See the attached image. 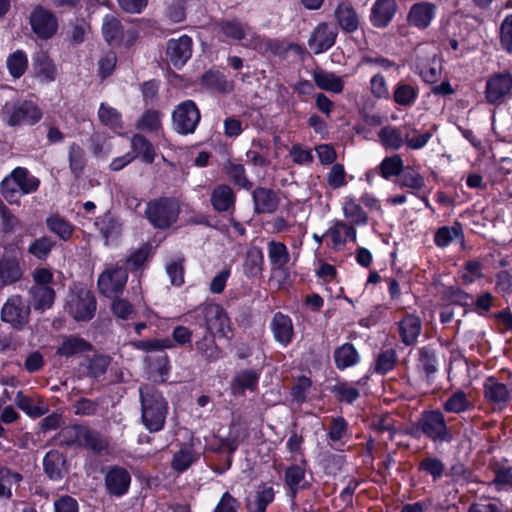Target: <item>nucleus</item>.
Returning a JSON list of instances; mask_svg holds the SVG:
<instances>
[{
  "label": "nucleus",
  "mask_w": 512,
  "mask_h": 512,
  "mask_svg": "<svg viewBox=\"0 0 512 512\" xmlns=\"http://www.w3.org/2000/svg\"><path fill=\"white\" fill-rule=\"evenodd\" d=\"M141 421L150 432H159L164 428L168 414V402L162 393L152 385L139 387Z\"/></svg>",
  "instance_id": "nucleus-1"
},
{
  "label": "nucleus",
  "mask_w": 512,
  "mask_h": 512,
  "mask_svg": "<svg viewBox=\"0 0 512 512\" xmlns=\"http://www.w3.org/2000/svg\"><path fill=\"white\" fill-rule=\"evenodd\" d=\"M219 32L228 40L240 42L245 48L264 53L268 42L253 27L237 18L222 19L218 23Z\"/></svg>",
  "instance_id": "nucleus-2"
},
{
  "label": "nucleus",
  "mask_w": 512,
  "mask_h": 512,
  "mask_svg": "<svg viewBox=\"0 0 512 512\" xmlns=\"http://www.w3.org/2000/svg\"><path fill=\"white\" fill-rule=\"evenodd\" d=\"M40 186V180L27 168L16 167L0 183V192L9 203H17L20 195L34 193Z\"/></svg>",
  "instance_id": "nucleus-3"
},
{
  "label": "nucleus",
  "mask_w": 512,
  "mask_h": 512,
  "mask_svg": "<svg viewBox=\"0 0 512 512\" xmlns=\"http://www.w3.org/2000/svg\"><path fill=\"white\" fill-rule=\"evenodd\" d=\"M181 208L173 197H160L147 203L145 215L148 221L158 229H166L176 223Z\"/></svg>",
  "instance_id": "nucleus-4"
},
{
  "label": "nucleus",
  "mask_w": 512,
  "mask_h": 512,
  "mask_svg": "<svg viewBox=\"0 0 512 512\" xmlns=\"http://www.w3.org/2000/svg\"><path fill=\"white\" fill-rule=\"evenodd\" d=\"M1 115L9 126L34 125L42 118L41 110L32 101H7Z\"/></svg>",
  "instance_id": "nucleus-5"
},
{
  "label": "nucleus",
  "mask_w": 512,
  "mask_h": 512,
  "mask_svg": "<svg viewBox=\"0 0 512 512\" xmlns=\"http://www.w3.org/2000/svg\"><path fill=\"white\" fill-rule=\"evenodd\" d=\"M196 312L199 317L203 318L206 333L227 339L230 338L231 322L222 306L215 303L204 304Z\"/></svg>",
  "instance_id": "nucleus-6"
},
{
  "label": "nucleus",
  "mask_w": 512,
  "mask_h": 512,
  "mask_svg": "<svg viewBox=\"0 0 512 512\" xmlns=\"http://www.w3.org/2000/svg\"><path fill=\"white\" fill-rule=\"evenodd\" d=\"M31 306L20 295L10 296L3 304L0 318L13 329L22 330L30 321Z\"/></svg>",
  "instance_id": "nucleus-7"
},
{
  "label": "nucleus",
  "mask_w": 512,
  "mask_h": 512,
  "mask_svg": "<svg viewBox=\"0 0 512 512\" xmlns=\"http://www.w3.org/2000/svg\"><path fill=\"white\" fill-rule=\"evenodd\" d=\"M127 269L117 264H109L98 277L97 285L100 293L108 298L119 296L127 283Z\"/></svg>",
  "instance_id": "nucleus-8"
},
{
  "label": "nucleus",
  "mask_w": 512,
  "mask_h": 512,
  "mask_svg": "<svg viewBox=\"0 0 512 512\" xmlns=\"http://www.w3.org/2000/svg\"><path fill=\"white\" fill-rule=\"evenodd\" d=\"M200 119V111L192 100L179 103L172 112L173 129L181 135L193 134Z\"/></svg>",
  "instance_id": "nucleus-9"
},
{
  "label": "nucleus",
  "mask_w": 512,
  "mask_h": 512,
  "mask_svg": "<svg viewBox=\"0 0 512 512\" xmlns=\"http://www.w3.org/2000/svg\"><path fill=\"white\" fill-rule=\"evenodd\" d=\"M512 98V73L503 71L491 75L486 82L485 99L491 105H502Z\"/></svg>",
  "instance_id": "nucleus-10"
},
{
  "label": "nucleus",
  "mask_w": 512,
  "mask_h": 512,
  "mask_svg": "<svg viewBox=\"0 0 512 512\" xmlns=\"http://www.w3.org/2000/svg\"><path fill=\"white\" fill-rule=\"evenodd\" d=\"M483 397L494 410L502 411L512 400V385L502 383L498 378L490 376L483 382Z\"/></svg>",
  "instance_id": "nucleus-11"
},
{
  "label": "nucleus",
  "mask_w": 512,
  "mask_h": 512,
  "mask_svg": "<svg viewBox=\"0 0 512 512\" xmlns=\"http://www.w3.org/2000/svg\"><path fill=\"white\" fill-rule=\"evenodd\" d=\"M418 425L422 433L434 442L449 441L451 438L444 415L439 410L423 412Z\"/></svg>",
  "instance_id": "nucleus-12"
},
{
  "label": "nucleus",
  "mask_w": 512,
  "mask_h": 512,
  "mask_svg": "<svg viewBox=\"0 0 512 512\" xmlns=\"http://www.w3.org/2000/svg\"><path fill=\"white\" fill-rule=\"evenodd\" d=\"M29 23L31 30L42 40L50 39L58 29L56 16L48 9L37 5L30 14Z\"/></svg>",
  "instance_id": "nucleus-13"
},
{
  "label": "nucleus",
  "mask_w": 512,
  "mask_h": 512,
  "mask_svg": "<svg viewBox=\"0 0 512 512\" xmlns=\"http://www.w3.org/2000/svg\"><path fill=\"white\" fill-rule=\"evenodd\" d=\"M104 481L106 491L109 495L121 497L129 490L131 476L125 468L120 466H111L105 474Z\"/></svg>",
  "instance_id": "nucleus-14"
},
{
  "label": "nucleus",
  "mask_w": 512,
  "mask_h": 512,
  "mask_svg": "<svg viewBox=\"0 0 512 512\" xmlns=\"http://www.w3.org/2000/svg\"><path fill=\"white\" fill-rule=\"evenodd\" d=\"M68 312L78 321L89 320L96 310V300L88 291L72 295L68 301Z\"/></svg>",
  "instance_id": "nucleus-15"
},
{
  "label": "nucleus",
  "mask_w": 512,
  "mask_h": 512,
  "mask_svg": "<svg viewBox=\"0 0 512 512\" xmlns=\"http://www.w3.org/2000/svg\"><path fill=\"white\" fill-rule=\"evenodd\" d=\"M437 6L434 3L422 1L413 4L407 14L410 26L419 30L427 29L436 16Z\"/></svg>",
  "instance_id": "nucleus-16"
},
{
  "label": "nucleus",
  "mask_w": 512,
  "mask_h": 512,
  "mask_svg": "<svg viewBox=\"0 0 512 512\" xmlns=\"http://www.w3.org/2000/svg\"><path fill=\"white\" fill-rule=\"evenodd\" d=\"M336 37V28L328 23H321L311 33L308 46L314 54H320L334 45Z\"/></svg>",
  "instance_id": "nucleus-17"
},
{
  "label": "nucleus",
  "mask_w": 512,
  "mask_h": 512,
  "mask_svg": "<svg viewBox=\"0 0 512 512\" xmlns=\"http://www.w3.org/2000/svg\"><path fill=\"white\" fill-rule=\"evenodd\" d=\"M167 56L176 68H181L192 55V39L182 35L177 39H170L167 42Z\"/></svg>",
  "instance_id": "nucleus-18"
},
{
  "label": "nucleus",
  "mask_w": 512,
  "mask_h": 512,
  "mask_svg": "<svg viewBox=\"0 0 512 512\" xmlns=\"http://www.w3.org/2000/svg\"><path fill=\"white\" fill-rule=\"evenodd\" d=\"M398 6L395 0H376L369 16L371 24L376 28L387 27L397 12Z\"/></svg>",
  "instance_id": "nucleus-19"
},
{
  "label": "nucleus",
  "mask_w": 512,
  "mask_h": 512,
  "mask_svg": "<svg viewBox=\"0 0 512 512\" xmlns=\"http://www.w3.org/2000/svg\"><path fill=\"white\" fill-rule=\"evenodd\" d=\"M334 17L340 29L346 33H354L359 27V15L351 2L347 0L338 3Z\"/></svg>",
  "instance_id": "nucleus-20"
},
{
  "label": "nucleus",
  "mask_w": 512,
  "mask_h": 512,
  "mask_svg": "<svg viewBox=\"0 0 512 512\" xmlns=\"http://www.w3.org/2000/svg\"><path fill=\"white\" fill-rule=\"evenodd\" d=\"M270 328L274 339L286 347L294 337V327L291 318L281 312H277L272 317Z\"/></svg>",
  "instance_id": "nucleus-21"
},
{
  "label": "nucleus",
  "mask_w": 512,
  "mask_h": 512,
  "mask_svg": "<svg viewBox=\"0 0 512 512\" xmlns=\"http://www.w3.org/2000/svg\"><path fill=\"white\" fill-rule=\"evenodd\" d=\"M275 497V491L272 486L261 484L257 487L254 494L246 499V507L249 512H266V508L271 504Z\"/></svg>",
  "instance_id": "nucleus-22"
},
{
  "label": "nucleus",
  "mask_w": 512,
  "mask_h": 512,
  "mask_svg": "<svg viewBox=\"0 0 512 512\" xmlns=\"http://www.w3.org/2000/svg\"><path fill=\"white\" fill-rule=\"evenodd\" d=\"M254 209L255 212L260 213H273L279 206V198L277 194L268 188L258 187L253 193Z\"/></svg>",
  "instance_id": "nucleus-23"
},
{
  "label": "nucleus",
  "mask_w": 512,
  "mask_h": 512,
  "mask_svg": "<svg viewBox=\"0 0 512 512\" xmlns=\"http://www.w3.org/2000/svg\"><path fill=\"white\" fill-rule=\"evenodd\" d=\"M378 138L385 149L398 150L405 144L407 138L406 125L385 126L378 132Z\"/></svg>",
  "instance_id": "nucleus-24"
},
{
  "label": "nucleus",
  "mask_w": 512,
  "mask_h": 512,
  "mask_svg": "<svg viewBox=\"0 0 512 512\" xmlns=\"http://www.w3.org/2000/svg\"><path fill=\"white\" fill-rule=\"evenodd\" d=\"M422 330L421 319L414 314H407L399 322V335L406 346L414 345Z\"/></svg>",
  "instance_id": "nucleus-25"
},
{
  "label": "nucleus",
  "mask_w": 512,
  "mask_h": 512,
  "mask_svg": "<svg viewBox=\"0 0 512 512\" xmlns=\"http://www.w3.org/2000/svg\"><path fill=\"white\" fill-rule=\"evenodd\" d=\"M194 349L197 355L208 362H216L223 358V350L217 345L215 336L206 332L195 341Z\"/></svg>",
  "instance_id": "nucleus-26"
},
{
  "label": "nucleus",
  "mask_w": 512,
  "mask_h": 512,
  "mask_svg": "<svg viewBox=\"0 0 512 512\" xmlns=\"http://www.w3.org/2000/svg\"><path fill=\"white\" fill-rule=\"evenodd\" d=\"M210 201L218 212H232L235 208V194L232 188L225 184L213 189Z\"/></svg>",
  "instance_id": "nucleus-27"
},
{
  "label": "nucleus",
  "mask_w": 512,
  "mask_h": 512,
  "mask_svg": "<svg viewBox=\"0 0 512 512\" xmlns=\"http://www.w3.org/2000/svg\"><path fill=\"white\" fill-rule=\"evenodd\" d=\"M92 349L93 346L85 339L74 335H68L62 337L61 344L58 346L56 353L57 355L69 358L91 351Z\"/></svg>",
  "instance_id": "nucleus-28"
},
{
  "label": "nucleus",
  "mask_w": 512,
  "mask_h": 512,
  "mask_svg": "<svg viewBox=\"0 0 512 512\" xmlns=\"http://www.w3.org/2000/svg\"><path fill=\"white\" fill-rule=\"evenodd\" d=\"M14 403L24 413L33 418H39L48 412V406L40 398L29 397L22 391H18Z\"/></svg>",
  "instance_id": "nucleus-29"
},
{
  "label": "nucleus",
  "mask_w": 512,
  "mask_h": 512,
  "mask_svg": "<svg viewBox=\"0 0 512 512\" xmlns=\"http://www.w3.org/2000/svg\"><path fill=\"white\" fill-rule=\"evenodd\" d=\"M202 85L214 92L229 94L234 90V81L227 79V77L214 70H209L202 75Z\"/></svg>",
  "instance_id": "nucleus-30"
},
{
  "label": "nucleus",
  "mask_w": 512,
  "mask_h": 512,
  "mask_svg": "<svg viewBox=\"0 0 512 512\" xmlns=\"http://www.w3.org/2000/svg\"><path fill=\"white\" fill-rule=\"evenodd\" d=\"M260 373L253 369L239 371L231 382L233 394H243L245 390L254 391L257 388Z\"/></svg>",
  "instance_id": "nucleus-31"
},
{
  "label": "nucleus",
  "mask_w": 512,
  "mask_h": 512,
  "mask_svg": "<svg viewBox=\"0 0 512 512\" xmlns=\"http://www.w3.org/2000/svg\"><path fill=\"white\" fill-rule=\"evenodd\" d=\"M313 80L316 86L324 91L340 94L344 89L342 77L326 70H316L313 72Z\"/></svg>",
  "instance_id": "nucleus-32"
},
{
  "label": "nucleus",
  "mask_w": 512,
  "mask_h": 512,
  "mask_svg": "<svg viewBox=\"0 0 512 512\" xmlns=\"http://www.w3.org/2000/svg\"><path fill=\"white\" fill-rule=\"evenodd\" d=\"M65 462L66 459L63 454L56 450L49 451L43 459V466L46 475L51 480L62 479L66 471Z\"/></svg>",
  "instance_id": "nucleus-33"
},
{
  "label": "nucleus",
  "mask_w": 512,
  "mask_h": 512,
  "mask_svg": "<svg viewBox=\"0 0 512 512\" xmlns=\"http://www.w3.org/2000/svg\"><path fill=\"white\" fill-rule=\"evenodd\" d=\"M29 294L35 310L44 311L49 309L54 302L55 292L50 286L33 285Z\"/></svg>",
  "instance_id": "nucleus-34"
},
{
  "label": "nucleus",
  "mask_w": 512,
  "mask_h": 512,
  "mask_svg": "<svg viewBox=\"0 0 512 512\" xmlns=\"http://www.w3.org/2000/svg\"><path fill=\"white\" fill-rule=\"evenodd\" d=\"M359 360V353L352 343H344L334 351L335 366L339 370L355 366Z\"/></svg>",
  "instance_id": "nucleus-35"
},
{
  "label": "nucleus",
  "mask_w": 512,
  "mask_h": 512,
  "mask_svg": "<svg viewBox=\"0 0 512 512\" xmlns=\"http://www.w3.org/2000/svg\"><path fill=\"white\" fill-rule=\"evenodd\" d=\"M264 256L258 247L250 248L245 256L243 272L248 278L260 277L263 271Z\"/></svg>",
  "instance_id": "nucleus-36"
},
{
  "label": "nucleus",
  "mask_w": 512,
  "mask_h": 512,
  "mask_svg": "<svg viewBox=\"0 0 512 512\" xmlns=\"http://www.w3.org/2000/svg\"><path fill=\"white\" fill-rule=\"evenodd\" d=\"M285 483L289 487L291 497H296L300 489L308 487L305 481V468L301 465H292L288 467L284 475Z\"/></svg>",
  "instance_id": "nucleus-37"
},
{
  "label": "nucleus",
  "mask_w": 512,
  "mask_h": 512,
  "mask_svg": "<svg viewBox=\"0 0 512 512\" xmlns=\"http://www.w3.org/2000/svg\"><path fill=\"white\" fill-rule=\"evenodd\" d=\"M23 476L8 467H0V498L10 499L13 488L19 487Z\"/></svg>",
  "instance_id": "nucleus-38"
},
{
  "label": "nucleus",
  "mask_w": 512,
  "mask_h": 512,
  "mask_svg": "<svg viewBox=\"0 0 512 512\" xmlns=\"http://www.w3.org/2000/svg\"><path fill=\"white\" fill-rule=\"evenodd\" d=\"M102 33L108 44H119L123 38V27L120 20L114 15H106L103 18Z\"/></svg>",
  "instance_id": "nucleus-39"
},
{
  "label": "nucleus",
  "mask_w": 512,
  "mask_h": 512,
  "mask_svg": "<svg viewBox=\"0 0 512 512\" xmlns=\"http://www.w3.org/2000/svg\"><path fill=\"white\" fill-rule=\"evenodd\" d=\"M34 68L39 77L45 82H52L57 75V69L53 61L45 52H38L34 58Z\"/></svg>",
  "instance_id": "nucleus-40"
},
{
  "label": "nucleus",
  "mask_w": 512,
  "mask_h": 512,
  "mask_svg": "<svg viewBox=\"0 0 512 512\" xmlns=\"http://www.w3.org/2000/svg\"><path fill=\"white\" fill-rule=\"evenodd\" d=\"M132 154L136 157H140L143 162L147 164L153 163L155 159L154 146L142 135H134L131 139Z\"/></svg>",
  "instance_id": "nucleus-41"
},
{
  "label": "nucleus",
  "mask_w": 512,
  "mask_h": 512,
  "mask_svg": "<svg viewBox=\"0 0 512 512\" xmlns=\"http://www.w3.org/2000/svg\"><path fill=\"white\" fill-rule=\"evenodd\" d=\"M268 257L275 270H283L290 260V254L286 245L276 241L268 243Z\"/></svg>",
  "instance_id": "nucleus-42"
},
{
  "label": "nucleus",
  "mask_w": 512,
  "mask_h": 512,
  "mask_svg": "<svg viewBox=\"0 0 512 512\" xmlns=\"http://www.w3.org/2000/svg\"><path fill=\"white\" fill-rule=\"evenodd\" d=\"M437 127L433 125L430 129L418 131L414 127L406 125L407 138L405 144L412 150L423 148L433 136Z\"/></svg>",
  "instance_id": "nucleus-43"
},
{
  "label": "nucleus",
  "mask_w": 512,
  "mask_h": 512,
  "mask_svg": "<svg viewBox=\"0 0 512 512\" xmlns=\"http://www.w3.org/2000/svg\"><path fill=\"white\" fill-rule=\"evenodd\" d=\"M418 356V368L425 373L427 378H430L438 370L436 351L430 346L421 347L418 350Z\"/></svg>",
  "instance_id": "nucleus-44"
},
{
  "label": "nucleus",
  "mask_w": 512,
  "mask_h": 512,
  "mask_svg": "<svg viewBox=\"0 0 512 512\" xmlns=\"http://www.w3.org/2000/svg\"><path fill=\"white\" fill-rule=\"evenodd\" d=\"M198 459V455L190 446H183L174 453L171 467L177 473H183Z\"/></svg>",
  "instance_id": "nucleus-45"
},
{
  "label": "nucleus",
  "mask_w": 512,
  "mask_h": 512,
  "mask_svg": "<svg viewBox=\"0 0 512 512\" xmlns=\"http://www.w3.org/2000/svg\"><path fill=\"white\" fill-rule=\"evenodd\" d=\"M86 431V426L83 425H72L66 426L60 430L57 435V440L61 445L72 446L79 445L82 446L84 440V434Z\"/></svg>",
  "instance_id": "nucleus-46"
},
{
  "label": "nucleus",
  "mask_w": 512,
  "mask_h": 512,
  "mask_svg": "<svg viewBox=\"0 0 512 512\" xmlns=\"http://www.w3.org/2000/svg\"><path fill=\"white\" fill-rule=\"evenodd\" d=\"M82 446L96 454H103L109 449V440L100 432L86 427Z\"/></svg>",
  "instance_id": "nucleus-47"
},
{
  "label": "nucleus",
  "mask_w": 512,
  "mask_h": 512,
  "mask_svg": "<svg viewBox=\"0 0 512 512\" xmlns=\"http://www.w3.org/2000/svg\"><path fill=\"white\" fill-rule=\"evenodd\" d=\"M398 362L397 352L393 348L382 349L376 356L374 371L384 375L394 369Z\"/></svg>",
  "instance_id": "nucleus-48"
},
{
  "label": "nucleus",
  "mask_w": 512,
  "mask_h": 512,
  "mask_svg": "<svg viewBox=\"0 0 512 512\" xmlns=\"http://www.w3.org/2000/svg\"><path fill=\"white\" fill-rule=\"evenodd\" d=\"M472 408L467 394L462 390L452 393L444 402L443 409L449 413L460 414Z\"/></svg>",
  "instance_id": "nucleus-49"
},
{
  "label": "nucleus",
  "mask_w": 512,
  "mask_h": 512,
  "mask_svg": "<svg viewBox=\"0 0 512 512\" xmlns=\"http://www.w3.org/2000/svg\"><path fill=\"white\" fill-rule=\"evenodd\" d=\"M22 274V268L17 260L4 259L0 262V279L4 285L17 282Z\"/></svg>",
  "instance_id": "nucleus-50"
},
{
  "label": "nucleus",
  "mask_w": 512,
  "mask_h": 512,
  "mask_svg": "<svg viewBox=\"0 0 512 512\" xmlns=\"http://www.w3.org/2000/svg\"><path fill=\"white\" fill-rule=\"evenodd\" d=\"M418 97V90L416 87L405 83L399 82L394 90L393 99L394 101L400 105L409 107L414 104Z\"/></svg>",
  "instance_id": "nucleus-51"
},
{
  "label": "nucleus",
  "mask_w": 512,
  "mask_h": 512,
  "mask_svg": "<svg viewBox=\"0 0 512 512\" xmlns=\"http://www.w3.org/2000/svg\"><path fill=\"white\" fill-rule=\"evenodd\" d=\"M55 244V241L51 237L41 236L29 245L28 253L39 260H46L55 247Z\"/></svg>",
  "instance_id": "nucleus-52"
},
{
  "label": "nucleus",
  "mask_w": 512,
  "mask_h": 512,
  "mask_svg": "<svg viewBox=\"0 0 512 512\" xmlns=\"http://www.w3.org/2000/svg\"><path fill=\"white\" fill-rule=\"evenodd\" d=\"M403 169L404 163L398 154L384 158L379 165L380 175L385 179L400 175Z\"/></svg>",
  "instance_id": "nucleus-53"
},
{
  "label": "nucleus",
  "mask_w": 512,
  "mask_h": 512,
  "mask_svg": "<svg viewBox=\"0 0 512 512\" xmlns=\"http://www.w3.org/2000/svg\"><path fill=\"white\" fill-rule=\"evenodd\" d=\"M418 469L430 475L433 481L436 482L444 475L445 465L439 458L428 456L419 462Z\"/></svg>",
  "instance_id": "nucleus-54"
},
{
  "label": "nucleus",
  "mask_w": 512,
  "mask_h": 512,
  "mask_svg": "<svg viewBox=\"0 0 512 512\" xmlns=\"http://www.w3.org/2000/svg\"><path fill=\"white\" fill-rule=\"evenodd\" d=\"M48 229L62 240H68L72 234L73 226L61 216L55 214L46 219Z\"/></svg>",
  "instance_id": "nucleus-55"
},
{
  "label": "nucleus",
  "mask_w": 512,
  "mask_h": 512,
  "mask_svg": "<svg viewBox=\"0 0 512 512\" xmlns=\"http://www.w3.org/2000/svg\"><path fill=\"white\" fill-rule=\"evenodd\" d=\"M98 117L103 125L111 129H119L122 127L121 114L108 104H100Z\"/></svg>",
  "instance_id": "nucleus-56"
},
{
  "label": "nucleus",
  "mask_w": 512,
  "mask_h": 512,
  "mask_svg": "<svg viewBox=\"0 0 512 512\" xmlns=\"http://www.w3.org/2000/svg\"><path fill=\"white\" fill-rule=\"evenodd\" d=\"M6 64L10 74L14 78H20L27 69L28 59L25 52L17 50L7 58Z\"/></svg>",
  "instance_id": "nucleus-57"
},
{
  "label": "nucleus",
  "mask_w": 512,
  "mask_h": 512,
  "mask_svg": "<svg viewBox=\"0 0 512 512\" xmlns=\"http://www.w3.org/2000/svg\"><path fill=\"white\" fill-rule=\"evenodd\" d=\"M343 213L352 225H363L367 222V215L365 211L353 200H347L344 203Z\"/></svg>",
  "instance_id": "nucleus-58"
},
{
  "label": "nucleus",
  "mask_w": 512,
  "mask_h": 512,
  "mask_svg": "<svg viewBox=\"0 0 512 512\" xmlns=\"http://www.w3.org/2000/svg\"><path fill=\"white\" fill-rule=\"evenodd\" d=\"M111 362V358L106 355H94L88 361L87 374L93 378H99L103 376Z\"/></svg>",
  "instance_id": "nucleus-59"
},
{
  "label": "nucleus",
  "mask_w": 512,
  "mask_h": 512,
  "mask_svg": "<svg viewBox=\"0 0 512 512\" xmlns=\"http://www.w3.org/2000/svg\"><path fill=\"white\" fill-rule=\"evenodd\" d=\"M225 170L229 178L234 182V184L248 189L252 186L245 175V169L242 164L234 163L229 161L225 165Z\"/></svg>",
  "instance_id": "nucleus-60"
},
{
  "label": "nucleus",
  "mask_w": 512,
  "mask_h": 512,
  "mask_svg": "<svg viewBox=\"0 0 512 512\" xmlns=\"http://www.w3.org/2000/svg\"><path fill=\"white\" fill-rule=\"evenodd\" d=\"M400 174V185L413 190H420L425 185L424 177L410 167L403 169Z\"/></svg>",
  "instance_id": "nucleus-61"
},
{
  "label": "nucleus",
  "mask_w": 512,
  "mask_h": 512,
  "mask_svg": "<svg viewBox=\"0 0 512 512\" xmlns=\"http://www.w3.org/2000/svg\"><path fill=\"white\" fill-rule=\"evenodd\" d=\"M69 166L75 176H79L85 166L84 151L76 143H72L69 147Z\"/></svg>",
  "instance_id": "nucleus-62"
},
{
  "label": "nucleus",
  "mask_w": 512,
  "mask_h": 512,
  "mask_svg": "<svg viewBox=\"0 0 512 512\" xmlns=\"http://www.w3.org/2000/svg\"><path fill=\"white\" fill-rule=\"evenodd\" d=\"M161 126V113L147 110L137 122V128L145 131H157Z\"/></svg>",
  "instance_id": "nucleus-63"
},
{
  "label": "nucleus",
  "mask_w": 512,
  "mask_h": 512,
  "mask_svg": "<svg viewBox=\"0 0 512 512\" xmlns=\"http://www.w3.org/2000/svg\"><path fill=\"white\" fill-rule=\"evenodd\" d=\"M500 43L506 52L512 54V14L507 15L500 25Z\"/></svg>",
  "instance_id": "nucleus-64"
}]
</instances>
